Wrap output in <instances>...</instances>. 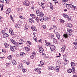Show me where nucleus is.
Returning <instances> with one entry per match:
<instances>
[{
  "label": "nucleus",
  "mask_w": 77,
  "mask_h": 77,
  "mask_svg": "<svg viewBox=\"0 0 77 77\" xmlns=\"http://www.w3.org/2000/svg\"><path fill=\"white\" fill-rule=\"evenodd\" d=\"M32 19L30 18H29V21L30 22V23H31L32 22Z\"/></svg>",
  "instance_id": "3c124183"
},
{
  "label": "nucleus",
  "mask_w": 77,
  "mask_h": 77,
  "mask_svg": "<svg viewBox=\"0 0 77 77\" xmlns=\"http://www.w3.org/2000/svg\"><path fill=\"white\" fill-rule=\"evenodd\" d=\"M58 3V2H57V0H55V2H54V3L55 4H56V3Z\"/></svg>",
  "instance_id": "69168bd1"
},
{
  "label": "nucleus",
  "mask_w": 77,
  "mask_h": 77,
  "mask_svg": "<svg viewBox=\"0 0 77 77\" xmlns=\"http://www.w3.org/2000/svg\"><path fill=\"white\" fill-rule=\"evenodd\" d=\"M31 28L33 31H36L37 30L35 26L32 27Z\"/></svg>",
  "instance_id": "393cba45"
},
{
  "label": "nucleus",
  "mask_w": 77,
  "mask_h": 77,
  "mask_svg": "<svg viewBox=\"0 0 77 77\" xmlns=\"http://www.w3.org/2000/svg\"><path fill=\"white\" fill-rule=\"evenodd\" d=\"M60 22L61 23H65V20L62 19H61L60 20Z\"/></svg>",
  "instance_id": "e433bc0d"
},
{
  "label": "nucleus",
  "mask_w": 77,
  "mask_h": 77,
  "mask_svg": "<svg viewBox=\"0 0 77 77\" xmlns=\"http://www.w3.org/2000/svg\"><path fill=\"white\" fill-rule=\"evenodd\" d=\"M65 48H66V46L65 45H64L62 47L61 49V51L62 53H64Z\"/></svg>",
  "instance_id": "f8f14e48"
},
{
  "label": "nucleus",
  "mask_w": 77,
  "mask_h": 77,
  "mask_svg": "<svg viewBox=\"0 0 77 77\" xmlns=\"http://www.w3.org/2000/svg\"><path fill=\"white\" fill-rule=\"evenodd\" d=\"M29 29V26H28L26 25L24 28V30H27V29Z\"/></svg>",
  "instance_id": "7c9ffc66"
},
{
  "label": "nucleus",
  "mask_w": 77,
  "mask_h": 77,
  "mask_svg": "<svg viewBox=\"0 0 77 77\" xmlns=\"http://www.w3.org/2000/svg\"><path fill=\"white\" fill-rule=\"evenodd\" d=\"M33 38L35 41L36 42H38V40H37V38L36 37L35 35H34Z\"/></svg>",
  "instance_id": "2f4dec72"
},
{
  "label": "nucleus",
  "mask_w": 77,
  "mask_h": 77,
  "mask_svg": "<svg viewBox=\"0 0 77 77\" xmlns=\"http://www.w3.org/2000/svg\"><path fill=\"white\" fill-rule=\"evenodd\" d=\"M0 1L1 3H4V0H0Z\"/></svg>",
  "instance_id": "338daca9"
},
{
  "label": "nucleus",
  "mask_w": 77,
  "mask_h": 77,
  "mask_svg": "<svg viewBox=\"0 0 77 77\" xmlns=\"http://www.w3.org/2000/svg\"><path fill=\"white\" fill-rule=\"evenodd\" d=\"M60 41L62 42H64V40L62 38V39H61Z\"/></svg>",
  "instance_id": "bf43d9fd"
},
{
  "label": "nucleus",
  "mask_w": 77,
  "mask_h": 77,
  "mask_svg": "<svg viewBox=\"0 0 77 77\" xmlns=\"http://www.w3.org/2000/svg\"><path fill=\"white\" fill-rule=\"evenodd\" d=\"M68 21H71V20H72V17H68Z\"/></svg>",
  "instance_id": "4c0bfd02"
},
{
  "label": "nucleus",
  "mask_w": 77,
  "mask_h": 77,
  "mask_svg": "<svg viewBox=\"0 0 77 77\" xmlns=\"http://www.w3.org/2000/svg\"><path fill=\"white\" fill-rule=\"evenodd\" d=\"M53 69H54V68L52 67H48V69L49 70H52Z\"/></svg>",
  "instance_id": "ea45409f"
},
{
  "label": "nucleus",
  "mask_w": 77,
  "mask_h": 77,
  "mask_svg": "<svg viewBox=\"0 0 77 77\" xmlns=\"http://www.w3.org/2000/svg\"><path fill=\"white\" fill-rule=\"evenodd\" d=\"M18 46V45L17 46L15 45L13 47L12 46H10V47L11 50L12 51H14V50H17V47Z\"/></svg>",
  "instance_id": "39448f33"
},
{
  "label": "nucleus",
  "mask_w": 77,
  "mask_h": 77,
  "mask_svg": "<svg viewBox=\"0 0 77 77\" xmlns=\"http://www.w3.org/2000/svg\"><path fill=\"white\" fill-rule=\"evenodd\" d=\"M67 72L68 73H71L72 72V69H67Z\"/></svg>",
  "instance_id": "f704fd0d"
},
{
  "label": "nucleus",
  "mask_w": 77,
  "mask_h": 77,
  "mask_svg": "<svg viewBox=\"0 0 77 77\" xmlns=\"http://www.w3.org/2000/svg\"><path fill=\"white\" fill-rule=\"evenodd\" d=\"M59 68H60V66H58L56 67L55 69L57 72H59Z\"/></svg>",
  "instance_id": "f3484780"
},
{
  "label": "nucleus",
  "mask_w": 77,
  "mask_h": 77,
  "mask_svg": "<svg viewBox=\"0 0 77 77\" xmlns=\"http://www.w3.org/2000/svg\"><path fill=\"white\" fill-rule=\"evenodd\" d=\"M6 1L7 3H9V0H5Z\"/></svg>",
  "instance_id": "6e6d98bb"
},
{
  "label": "nucleus",
  "mask_w": 77,
  "mask_h": 77,
  "mask_svg": "<svg viewBox=\"0 0 77 77\" xmlns=\"http://www.w3.org/2000/svg\"><path fill=\"white\" fill-rule=\"evenodd\" d=\"M9 32L11 34V35H12V37L13 38H15L17 36V35L15 34H14V32H13V30L12 29H9Z\"/></svg>",
  "instance_id": "20e7f679"
},
{
  "label": "nucleus",
  "mask_w": 77,
  "mask_h": 77,
  "mask_svg": "<svg viewBox=\"0 0 77 77\" xmlns=\"http://www.w3.org/2000/svg\"><path fill=\"white\" fill-rule=\"evenodd\" d=\"M72 30L71 29H67V32L66 34H65L63 35V36L65 38H68V35H69V36H71L72 35V34H71V32H72Z\"/></svg>",
  "instance_id": "f257e3e1"
},
{
  "label": "nucleus",
  "mask_w": 77,
  "mask_h": 77,
  "mask_svg": "<svg viewBox=\"0 0 77 77\" xmlns=\"http://www.w3.org/2000/svg\"><path fill=\"white\" fill-rule=\"evenodd\" d=\"M4 45L5 46V48H8L9 47V45L7 43H5L4 44Z\"/></svg>",
  "instance_id": "412c9836"
},
{
  "label": "nucleus",
  "mask_w": 77,
  "mask_h": 77,
  "mask_svg": "<svg viewBox=\"0 0 77 77\" xmlns=\"http://www.w3.org/2000/svg\"><path fill=\"white\" fill-rule=\"evenodd\" d=\"M34 57H35V56H34V55H32L30 56V58L31 59H33L34 58Z\"/></svg>",
  "instance_id": "79ce46f5"
},
{
  "label": "nucleus",
  "mask_w": 77,
  "mask_h": 77,
  "mask_svg": "<svg viewBox=\"0 0 77 77\" xmlns=\"http://www.w3.org/2000/svg\"><path fill=\"white\" fill-rule=\"evenodd\" d=\"M71 66H74L75 65V64L74 63L72 62L71 63Z\"/></svg>",
  "instance_id": "c9c22d12"
},
{
  "label": "nucleus",
  "mask_w": 77,
  "mask_h": 77,
  "mask_svg": "<svg viewBox=\"0 0 77 77\" xmlns=\"http://www.w3.org/2000/svg\"><path fill=\"white\" fill-rule=\"evenodd\" d=\"M38 17H35L37 19V20L38 21V20H39L40 19V16H38Z\"/></svg>",
  "instance_id": "a19ab883"
},
{
  "label": "nucleus",
  "mask_w": 77,
  "mask_h": 77,
  "mask_svg": "<svg viewBox=\"0 0 77 77\" xmlns=\"http://www.w3.org/2000/svg\"><path fill=\"white\" fill-rule=\"evenodd\" d=\"M11 41L14 44H15V46H17L18 45V43L17 42H16L15 40H14L13 39L11 38L10 39Z\"/></svg>",
  "instance_id": "0eeeda50"
},
{
  "label": "nucleus",
  "mask_w": 77,
  "mask_h": 77,
  "mask_svg": "<svg viewBox=\"0 0 77 77\" xmlns=\"http://www.w3.org/2000/svg\"><path fill=\"white\" fill-rule=\"evenodd\" d=\"M12 63L14 65H17V62L15 60H13Z\"/></svg>",
  "instance_id": "c756f323"
},
{
  "label": "nucleus",
  "mask_w": 77,
  "mask_h": 77,
  "mask_svg": "<svg viewBox=\"0 0 77 77\" xmlns=\"http://www.w3.org/2000/svg\"><path fill=\"white\" fill-rule=\"evenodd\" d=\"M30 15L33 19H35V15L32 14H30Z\"/></svg>",
  "instance_id": "b1692460"
},
{
  "label": "nucleus",
  "mask_w": 77,
  "mask_h": 77,
  "mask_svg": "<svg viewBox=\"0 0 77 77\" xmlns=\"http://www.w3.org/2000/svg\"><path fill=\"white\" fill-rule=\"evenodd\" d=\"M2 51L3 53H6V51L5 49H3L2 50Z\"/></svg>",
  "instance_id": "a18cd8bd"
},
{
  "label": "nucleus",
  "mask_w": 77,
  "mask_h": 77,
  "mask_svg": "<svg viewBox=\"0 0 77 77\" xmlns=\"http://www.w3.org/2000/svg\"><path fill=\"white\" fill-rule=\"evenodd\" d=\"M46 45H47V46H48V47H50L51 45V44L50 42H47L46 44Z\"/></svg>",
  "instance_id": "cd10ccee"
},
{
  "label": "nucleus",
  "mask_w": 77,
  "mask_h": 77,
  "mask_svg": "<svg viewBox=\"0 0 77 77\" xmlns=\"http://www.w3.org/2000/svg\"><path fill=\"white\" fill-rule=\"evenodd\" d=\"M20 56L23 57H24L26 56V54L23 52H21L20 53Z\"/></svg>",
  "instance_id": "6ab92c4d"
},
{
  "label": "nucleus",
  "mask_w": 77,
  "mask_h": 77,
  "mask_svg": "<svg viewBox=\"0 0 77 77\" xmlns=\"http://www.w3.org/2000/svg\"><path fill=\"white\" fill-rule=\"evenodd\" d=\"M66 15V14H63V17H64V18L65 17V16Z\"/></svg>",
  "instance_id": "e2e57ef3"
},
{
  "label": "nucleus",
  "mask_w": 77,
  "mask_h": 77,
  "mask_svg": "<svg viewBox=\"0 0 77 77\" xmlns=\"http://www.w3.org/2000/svg\"><path fill=\"white\" fill-rule=\"evenodd\" d=\"M30 5V2L28 1H25L23 2V5L26 6H29Z\"/></svg>",
  "instance_id": "6e6552de"
},
{
  "label": "nucleus",
  "mask_w": 77,
  "mask_h": 77,
  "mask_svg": "<svg viewBox=\"0 0 77 77\" xmlns=\"http://www.w3.org/2000/svg\"><path fill=\"white\" fill-rule=\"evenodd\" d=\"M25 48L26 51H30V46H29V45H27L26 46Z\"/></svg>",
  "instance_id": "9b49d317"
},
{
  "label": "nucleus",
  "mask_w": 77,
  "mask_h": 77,
  "mask_svg": "<svg viewBox=\"0 0 77 77\" xmlns=\"http://www.w3.org/2000/svg\"><path fill=\"white\" fill-rule=\"evenodd\" d=\"M67 26L70 28H71L72 27V25L71 23H68L67 24Z\"/></svg>",
  "instance_id": "aec40b11"
},
{
  "label": "nucleus",
  "mask_w": 77,
  "mask_h": 77,
  "mask_svg": "<svg viewBox=\"0 0 77 77\" xmlns=\"http://www.w3.org/2000/svg\"><path fill=\"white\" fill-rule=\"evenodd\" d=\"M1 6H2V7L1 8V11H3V5H1Z\"/></svg>",
  "instance_id": "4d7b16f0"
},
{
  "label": "nucleus",
  "mask_w": 77,
  "mask_h": 77,
  "mask_svg": "<svg viewBox=\"0 0 77 77\" xmlns=\"http://www.w3.org/2000/svg\"><path fill=\"white\" fill-rule=\"evenodd\" d=\"M56 48V47L54 45H51L50 47V49L51 51H54Z\"/></svg>",
  "instance_id": "1a4fd4ad"
},
{
  "label": "nucleus",
  "mask_w": 77,
  "mask_h": 77,
  "mask_svg": "<svg viewBox=\"0 0 77 77\" xmlns=\"http://www.w3.org/2000/svg\"><path fill=\"white\" fill-rule=\"evenodd\" d=\"M72 74H75V67H72Z\"/></svg>",
  "instance_id": "bb28decb"
},
{
  "label": "nucleus",
  "mask_w": 77,
  "mask_h": 77,
  "mask_svg": "<svg viewBox=\"0 0 77 77\" xmlns=\"http://www.w3.org/2000/svg\"><path fill=\"white\" fill-rule=\"evenodd\" d=\"M34 71L36 72H38L39 71V69L38 68H35L34 69Z\"/></svg>",
  "instance_id": "09e8293b"
},
{
  "label": "nucleus",
  "mask_w": 77,
  "mask_h": 77,
  "mask_svg": "<svg viewBox=\"0 0 77 77\" xmlns=\"http://www.w3.org/2000/svg\"><path fill=\"white\" fill-rule=\"evenodd\" d=\"M39 20H40V21H44V17H40Z\"/></svg>",
  "instance_id": "5701e85b"
},
{
  "label": "nucleus",
  "mask_w": 77,
  "mask_h": 77,
  "mask_svg": "<svg viewBox=\"0 0 77 77\" xmlns=\"http://www.w3.org/2000/svg\"><path fill=\"white\" fill-rule=\"evenodd\" d=\"M66 7L68 9H70L72 8H74L73 9L74 10H75V11L76 9V7L74 5H72L71 4L66 5Z\"/></svg>",
  "instance_id": "f03ea898"
},
{
  "label": "nucleus",
  "mask_w": 77,
  "mask_h": 77,
  "mask_svg": "<svg viewBox=\"0 0 77 77\" xmlns=\"http://www.w3.org/2000/svg\"><path fill=\"white\" fill-rule=\"evenodd\" d=\"M65 18H68V15H67V14H66Z\"/></svg>",
  "instance_id": "5fc2aeb1"
},
{
  "label": "nucleus",
  "mask_w": 77,
  "mask_h": 77,
  "mask_svg": "<svg viewBox=\"0 0 77 77\" xmlns=\"http://www.w3.org/2000/svg\"><path fill=\"white\" fill-rule=\"evenodd\" d=\"M50 8L51 9H53V5L50 6Z\"/></svg>",
  "instance_id": "0e129e2a"
},
{
  "label": "nucleus",
  "mask_w": 77,
  "mask_h": 77,
  "mask_svg": "<svg viewBox=\"0 0 77 77\" xmlns=\"http://www.w3.org/2000/svg\"><path fill=\"white\" fill-rule=\"evenodd\" d=\"M17 11H23V9L22 8H17Z\"/></svg>",
  "instance_id": "72a5a7b5"
},
{
  "label": "nucleus",
  "mask_w": 77,
  "mask_h": 77,
  "mask_svg": "<svg viewBox=\"0 0 77 77\" xmlns=\"http://www.w3.org/2000/svg\"><path fill=\"white\" fill-rule=\"evenodd\" d=\"M22 70L23 72H25L26 71V69H23Z\"/></svg>",
  "instance_id": "603ef678"
},
{
  "label": "nucleus",
  "mask_w": 77,
  "mask_h": 77,
  "mask_svg": "<svg viewBox=\"0 0 77 77\" xmlns=\"http://www.w3.org/2000/svg\"><path fill=\"white\" fill-rule=\"evenodd\" d=\"M23 64L22 63H20L17 65V67L19 69H21L23 68Z\"/></svg>",
  "instance_id": "423d86ee"
},
{
  "label": "nucleus",
  "mask_w": 77,
  "mask_h": 77,
  "mask_svg": "<svg viewBox=\"0 0 77 77\" xmlns=\"http://www.w3.org/2000/svg\"><path fill=\"white\" fill-rule=\"evenodd\" d=\"M42 27H43V28L44 29H45V28H46V26L45 25H43Z\"/></svg>",
  "instance_id": "8fccbe9b"
},
{
  "label": "nucleus",
  "mask_w": 77,
  "mask_h": 77,
  "mask_svg": "<svg viewBox=\"0 0 77 77\" xmlns=\"http://www.w3.org/2000/svg\"><path fill=\"white\" fill-rule=\"evenodd\" d=\"M61 64V62L60 61L58 60L56 62V65L57 66H60Z\"/></svg>",
  "instance_id": "a211bd4d"
},
{
  "label": "nucleus",
  "mask_w": 77,
  "mask_h": 77,
  "mask_svg": "<svg viewBox=\"0 0 77 77\" xmlns=\"http://www.w3.org/2000/svg\"><path fill=\"white\" fill-rule=\"evenodd\" d=\"M63 59L64 60V63L65 65L68 63L69 61L67 60L68 57H67V56L66 55H63Z\"/></svg>",
  "instance_id": "7ed1b4c3"
},
{
  "label": "nucleus",
  "mask_w": 77,
  "mask_h": 77,
  "mask_svg": "<svg viewBox=\"0 0 77 77\" xmlns=\"http://www.w3.org/2000/svg\"><path fill=\"white\" fill-rule=\"evenodd\" d=\"M53 40L54 43H55V44H56L57 43V40H56V39L53 38Z\"/></svg>",
  "instance_id": "473e14b6"
},
{
  "label": "nucleus",
  "mask_w": 77,
  "mask_h": 77,
  "mask_svg": "<svg viewBox=\"0 0 77 77\" xmlns=\"http://www.w3.org/2000/svg\"><path fill=\"white\" fill-rule=\"evenodd\" d=\"M2 33H3V34L4 33H5V31L4 30H2Z\"/></svg>",
  "instance_id": "13d9d810"
},
{
  "label": "nucleus",
  "mask_w": 77,
  "mask_h": 77,
  "mask_svg": "<svg viewBox=\"0 0 77 77\" xmlns=\"http://www.w3.org/2000/svg\"><path fill=\"white\" fill-rule=\"evenodd\" d=\"M3 38H5L8 37H9V35L7 33H5L3 35Z\"/></svg>",
  "instance_id": "dca6fc26"
},
{
  "label": "nucleus",
  "mask_w": 77,
  "mask_h": 77,
  "mask_svg": "<svg viewBox=\"0 0 77 77\" xmlns=\"http://www.w3.org/2000/svg\"><path fill=\"white\" fill-rule=\"evenodd\" d=\"M40 63L42 65H44L45 64V62L44 61H40Z\"/></svg>",
  "instance_id": "a878e982"
},
{
  "label": "nucleus",
  "mask_w": 77,
  "mask_h": 77,
  "mask_svg": "<svg viewBox=\"0 0 77 77\" xmlns=\"http://www.w3.org/2000/svg\"><path fill=\"white\" fill-rule=\"evenodd\" d=\"M11 12V9L8 8L7 9V10L6 11V14H10V12Z\"/></svg>",
  "instance_id": "ddd939ff"
},
{
  "label": "nucleus",
  "mask_w": 77,
  "mask_h": 77,
  "mask_svg": "<svg viewBox=\"0 0 77 77\" xmlns=\"http://www.w3.org/2000/svg\"><path fill=\"white\" fill-rule=\"evenodd\" d=\"M27 42H28V44H29V45H31L32 43H31V42H30L29 41H27Z\"/></svg>",
  "instance_id": "864d4df0"
},
{
  "label": "nucleus",
  "mask_w": 77,
  "mask_h": 77,
  "mask_svg": "<svg viewBox=\"0 0 77 77\" xmlns=\"http://www.w3.org/2000/svg\"><path fill=\"white\" fill-rule=\"evenodd\" d=\"M24 42V40L23 39H20L19 41V44L21 45V44H23V43Z\"/></svg>",
  "instance_id": "2eb2a0df"
},
{
  "label": "nucleus",
  "mask_w": 77,
  "mask_h": 77,
  "mask_svg": "<svg viewBox=\"0 0 77 77\" xmlns=\"http://www.w3.org/2000/svg\"><path fill=\"white\" fill-rule=\"evenodd\" d=\"M44 13H43V12L41 11L40 13V17H43V16H44Z\"/></svg>",
  "instance_id": "c85d7f7f"
},
{
  "label": "nucleus",
  "mask_w": 77,
  "mask_h": 77,
  "mask_svg": "<svg viewBox=\"0 0 77 77\" xmlns=\"http://www.w3.org/2000/svg\"><path fill=\"white\" fill-rule=\"evenodd\" d=\"M53 29H55V30H56L57 29V27L56 26L53 25Z\"/></svg>",
  "instance_id": "37998d69"
},
{
  "label": "nucleus",
  "mask_w": 77,
  "mask_h": 77,
  "mask_svg": "<svg viewBox=\"0 0 77 77\" xmlns=\"http://www.w3.org/2000/svg\"><path fill=\"white\" fill-rule=\"evenodd\" d=\"M19 18H21V19H24V17L23 16H19Z\"/></svg>",
  "instance_id": "49530a36"
},
{
  "label": "nucleus",
  "mask_w": 77,
  "mask_h": 77,
  "mask_svg": "<svg viewBox=\"0 0 77 77\" xmlns=\"http://www.w3.org/2000/svg\"><path fill=\"white\" fill-rule=\"evenodd\" d=\"M56 35L58 39H60V34L58 32H56Z\"/></svg>",
  "instance_id": "9d476101"
},
{
  "label": "nucleus",
  "mask_w": 77,
  "mask_h": 77,
  "mask_svg": "<svg viewBox=\"0 0 77 77\" xmlns=\"http://www.w3.org/2000/svg\"><path fill=\"white\" fill-rule=\"evenodd\" d=\"M39 52L41 53H42L44 51V49L41 47L39 48Z\"/></svg>",
  "instance_id": "4468645a"
},
{
  "label": "nucleus",
  "mask_w": 77,
  "mask_h": 77,
  "mask_svg": "<svg viewBox=\"0 0 77 77\" xmlns=\"http://www.w3.org/2000/svg\"><path fill=\"white\" fill-rule=\"evenodd\" d=\"M36 53L35 51H33L32 53V55L33 56H35V55H36Z\"/></svg>",
  "instance_id": "c03bdc74"
},
{
  "label": "nucleus",
  "mask_w": 77,
  "mask_h": 77,
  "mask_svg": "<svg viewBox=\"0 0 77 77\" xmlns=\"http://www.w3.org/2000/svg\"><path fill=\"white\" fill-rule=\"evenodd\" d=\"M39 12H40L39 10H38V9L36 10V14L39 13Z\"/></svg>",
  "instance_id": "de8ad7c7"
},
{
  "label": "nucleus",
  "mask_w": 77,
  "mask_h": 77,
  "mask_svg": "<svg viewBox=\"0 0 77 77\" xmlns=\"http://www.w3.org/2000/svg\"><path fill=\"white\" fill-rule=\"evenodd\" d=\"M15 27L17 29H18L20 28V27H21V26L19 24H17L15 25Z\"/></svg>",
  "instance_id": "4be33fe9"
},
{
  "label": "nucleus",
  "mask_w": 77,
  "mask_h": 77,
  "mask_svg": "<svg viewBox=\"0 0 77 77\" xmlns=\"http://www.w3.org/2000/svg\"><path fill=\"white\" fill-rule=\"evenodd\" d=\"M31 23H35V21H34V20H33V19H32V20H31Z\"/></svg>",
  "instance_id": "680f3d73"
},
{
  "label": "nucleus",
  "mask_w": 77,
  "mask_h": 77,
  "mask_svg": "<svg viewBox=\"0 0 77 77\" xmlns=\"http://www.w3.org/2000/svg\"><path fill=\"white\" fill-rule=\"evenodd\" d=\"M44 3H42V2H41V6H43V5H44Z\"/></svg>",
  "instance_id": "774afa93"
},
{
  "label": "nucleus",
  "mask_w": 77,
  "mask_h": 77,
  "mask_svg": "<svg viewBox=\"0 0 77 77\" xmlns=\"http://www.w3.org/2000/svg\"><path fill=\"white\" fill-rule=\"evenodd\" d=\"M37 16H38L40 17V12H39V13H37Z\"/></svg>",
  "instance_id": "052dcab7"
},
{
  "label": "nucleus",
  "mask_w": 77,
  "mask_h": 77,
  "mask_svg": "<svg viewBox=\"0 0 77 77\" xmlns=\"http://www.w3.org/2000/svg\"><path fill=\"white\" fill-rule=\"evenodd\" d=\"M12 57L11 55L9 56L8 57V58L9 60H11L12 59Z\"/></svg>",
  "instance_id": "58836bf2"
}]
</instances>
